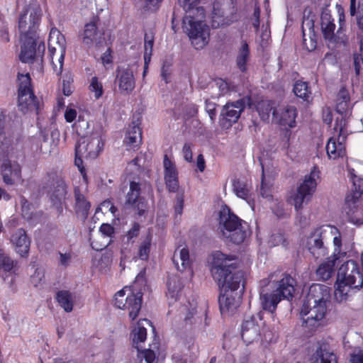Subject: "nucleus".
<instances>
[{
	"label": "nucleus",
	"mask_w": 363,
	"mask_h": 363,
	"mask_svg": "<svg viewBox=\"0 0 363 363\" xmlns=\"http://www.w3.org/2000/svg\"><path fill=\"white\" fill-rule=\"evenodd\" d=\"M235 259L234 256L216 251L212 254L210 262L211 275L222 293L219 297L222 311H234L240 304L239 297L233 294L239 289L243 276L241 272H233L237 267Z\"/></svg>",
	"instance_id": "f257e3e1"
},
{
	"label": "nucleus",
	"mask_w": 363,
	"mask_h": 363,
	"mask_svg": "<svg viewBox=\"0 0 363 363\" xmlns=\"http://www.w3.org/2000/svg\"><path fill=\"white\" fill-rule=\"evenodd\" d=\"M273 274L267 279L261 281L259 293L260 304L263 310L274 313L278 303L282 298L289 299L295 291V280L289 275H285L277 282L272 281Z\"/></svg>",
	"instance_id": "f03ea898"
},
{
	"label": "nucleus",
	"mask_w": 363,
	"mask_h": 363,
	"mask_svg": "<svg viewBox=\"0 0 363 363\" xmlns=\"http://www.w3.org/2000/svg\"><path fill=\"white\" fill-rule=\"evenodd\" d=\"M245 222L233 213L230 208L223 207L220 211L219 228L223 235L235 244L242 243L246 236L247 230Z\"/></svg>",
	"instance_id": "7ed1b4c3"
},
{
	"label": "nucleus",
	"mask_w": 363,
	"mask_h": 363,
	"mask_svg": "<svg viewBox=\"0 0 363 363\" xmlns=\"http://www.w3.org/2000/svg\"><path fill=\"white\" fill-rule=\"evenodd\" d=\"M319 174L320 172L314 167L310 174L305 176L303 181L296 190L289 193L287 201L294 206L297 213H300L303 208V205L311 200L316 189L317 182L320 178Z\"/></svg>",
	"instance_id": "20e7f679"
},
{
	"label": "nucleus",
	"mask_w": 363,
	"mask_h": 363,
	"mask_svg": "<svg viewBox=\"0 0 363 363\" xmlns=\"http://www.w3.org/2000/svg\"><path fill=\"white\" fill-rule=\"evenodd\" d=\"M202 18L196 15H185L183 18V30L196 50L203 49L210 38V28L201 21Z\"/></svg>",
	"instance_id": "39448f33"
},
{
	"label": "nucleus",
	"mask_w": 363,
	"mask_h": 363,
	"mask_svg": "<svg viewBox=\"0 0 363 363\" xmlns=\"http://www.w3.org/2000/svg\"><path fill=\"white\" fill-rule=\"evenodd\" d=\"M66 50L65 36L56 28H52L48 38V52L54 71L60 74Z\"/></svg>",
	"instance_id": "423d86ee"
},
{
	"label": "nucleus",
	"mask_w": 363,
	"mask_h": 363,
	"mask_svg": "<svg viewBox=\"0 0 363 363\" xmlns=\"http://www.w3.org/2000/svg\"><path fill=\"white\" fill-rule=\"evenodd\" d=\"M18 106L23 113L39 109V101L34 95L29 74H18Z\"/></svg>",
	"instance_id": "0eeeda50"
},
{
	"label": "nucleus",
	"mask_w": 363,
	"mask_h": 363,
	"mask_svg": "<svg viewBox=\"0 0 363 363\" xmlns=\"http://www.w3.org/2000/svg\"><path fill=\"white\" fill-rule=\"evenodd\" d=\"M327 313V305L303 301L300 315L302 325L310 330H314L323 325Z\"/></svg>",
	"instance_id": "6e6552de"
},
{
	"label": "nucleus",
	"mask_w": 363,
	"mask_h": 363,
	"mask_svg": "<svg viewBox=\"0 0 363 363\" xmlns=\"http://www.w3.org/2000/svg\"><path fill=\"white\" fill-rule=\"evenodd\" d=\"M41 16V9L38 4H31L25 7L18 21L21 37H36Z\"/></svg>",
	"instance_id": "1a4fd4ad"
},
{
	"label": "nucleus",
	"mask_w": 363,
	"mask_h": 363,
	"mask_svg": "<svg viewBox=\"0 0 363 363\" xmlns=\"http://www.w3.org/2000/svg\"><path fill=\"white\" fill-rule=\"evenodd\" d=\"M345 125L346 122L342 116L340 118H337L333 128L337 135H335L330 138L325 147L327 155L330 159L336 160L345 155V142L347 135Z\"/></svg>",
	"instance_id": "9d476101"
},
{
	"label": "nucleus",
	"mask_w": 363,
	"mask_h": 363,
	"mask_svg": "<svg viewBox=\"0 0 363 363\" xmlns=\"http://www.w3.org/2000/svg\"><path fill=\"white\" fill-rule=\"evenodd\" d=\"M142 293L133 292L130 287L125 286L115 295V305L117 308L129 311V317L135 320L141 308Z\"/></svg>",
	"instance_id": "9b49d317"
},
{
	"label": "nucleus",
	"mask_w": 363,
	"mask_h": 363,
	"mask_svg": "<svg viewBox=\"0 0 363 363\" xmlns=\"http://www.w3.org/2000/svg\"><path fill=\"white\" fill-rule=\"evenodd\" d=\"M328 225L315 228L306 238V247L315 259L325 257L328 254V248L324 245V239L328 234Z\"/></svg>",
	"instance_id": "f8f14e48"
},
{
	"label": "nucleus",
	"mask_w": 363,
	"mask_h": 363,
	"mask_svg": "<svg viewBox=\"0 0 363 363\" xmlns=\"http://www.w3.org/2000/svg\"><path fill=\"white\" fill-rule=\"evenodd\" d=\"M104 143L97 135L82 138L78 141L75 150L77 155H83L84 158H96L103 148Z\"/></svg>",
	"instance_id": "ddd939ff"
},
{
	"label": "nucleus",
	"mask_w": 363,
	"mask_h": 363,
	"mask_svg": "<svg viewBox=\"0 0 363 363\" xmlns=\"http://www.w3.org/2000/svg\"><path fill=\"white\" fill-rule=\"evenodd\" d=\"M245 99L227 103L222 108L220 122L223 128H229L238 121L245 107Z\"/></svg>",
	"instance_id": "4468645a"
},
{
	"label": "nucleus",
	"mask_w": 363,
	"mask_h": 363,
	"mask_svg": "<svg viewBox=\"0 0 363 363\" xmlns=\"http://www.w3.org/2000/svg\"><path fill=\"white\" fill-rule=\"evenodd\" d=\"M337 278L355 286H363V276L359 270L358 264L352 260H348L339 268Z\"/></svg>",
	"instance_id": "2eb2a0df"
},
{
	"label": "nucleus",
	"mask_w": 363,
	"mask_h": 363,
	"mask_svg": "<svg viewBox=\"0 0 363 363\" xmlns=\"http://www.w3.org/2000/svg\"><path fill=\"white\" fill-rule=\"evenodd\" d=\"M235 0H215L213 7V26L224 24V18L233 14L235 9Z\"/></svg>",
	"instance_id": "dca6fc26"
},
{
	"label": "nucleus",
	"mask_w": 363,
	"mask_h": 363,
	"mask_svg": "<svg viewBox=\"0 0 363 363\" xmlns=\"http://www.w3.org/2000/svg\"><path fill=\"white\" fill-rule=\"evenodd\" d=\"M116 73V81L121 94L123 95L130 94L135 87L133 72L128 67L118 68Z\"/></svg>",
	"instance_id": "f3484780"
},
{
	"label": "nucleus",
	"mask_w": 363,
	"mask_h": 363,
	"mask_svg": "<svg viewBox=\"0 0 363 363\" xmlns=\"http://www.w3.org/2000/svg\"><path fill=\"white\" fill-rule=\"evenodd\" d=\"M10 242L17 254L26 257L28 255L30 240L23 228H18L10 237Z\"/></svg>",
	"instance_id": "a211bd4d"
},
{
	"label": "nucleus",
	"mask_w": 363,
	"mask_h": 363,
	"mask_svg": "<svg viewBox=\"0 0 363 363\" xmlns=\"http://www.w3.org/2000/svg\"><path fill=\"white\" fill-rule=\"evenodd\" d=\"M3 181L7 185H13L21 179V167L16 162L6 160L1 166Z\"/></svg>",
	"instance_id": "6ab92c4d"
},
{
	"label": "nucleus",
	"mask_w": 363,
	"mask_h": 363,
	"mask_svg": "<svg viewBox=\"0 0 363 363\" xmlns=\"http://www.w3.org/2000/svg\"><path fill=\"white\" fill-rule=\"evenodd\" d=\"M330 298V290L328 286L320 284H313L310 286L304 300L314 303H318L327 305Z\"/></svg>",
	"instance_id": "aec40b11"
},
{
	"label": "nucleus",
	"mask_w": 363,
	"mask_h": 363,
	"mask_svg": "<svg viewBox=\"0 0 363 363\" xmlns=\"http://www.w3.org/2000/svg\"><path fill=\"white\" fill-rule=\"evenodd\" d=\"M297 116V110L294 106L285 105L274 110L273 118L282 125L294 127L295 125V119Z\"/></svg>",
	"instance_id": "412c9836"
},
{
	"label": "nucleus",
	"mask_w": 363,
	"mask_h": 363,
	"mask_svg": "<svg viewBox=\"0 0 363 363\" xmlns=\"http://www.w3.org/2000/svg\"><path fill=\"white\" fill-rule=\"evenodd\" d=\"M164 176L165 184L171 192H176L179 189L178 172L175 164L169 160L167 155L164 157Z\"/></svg>",
	"instance_id": "4be33fe9"
},
{
	"label": "nucleus",
	"mask_w": 363,
	"mask_h": 363,
	"mask_svg": "<svg viewBox=\"0 0 363 363\" xmlns=\"http://www.w3.org/2000/svg\"><path fill=\"white\" fill-rule=\"evenodd\" d=\"M320 28L323 38L330 43H335L337 42L336 35L335 33V24L334 19L332 18L329 11L324 9L320 16Z\"/></svg>",
	"instance_id": "5701e85b"
},
{
	"label": "nucleus",
	"mask_w": 363,
	"mask_h": 363,
	"mask_svg": "<svg viewBox=\"0 0 363 363\" xmlns=\"http://www.w3.org/2000/svg\"><path fill=\"white\" fill-rule=\"evenodd\" d=\"M96 21V19L93 18L84 26L82 43L88 48L101 44L102 34L98 30Z\"/></svg>",
	"instance_id": "b1692460"
},
{
	"label": "nucleus",
	"mask_w": 363,
	"mask_h": 363,
	"mask_svg": "<svg viewBox=\"0 0 363 363\" xmlns=\"http://www.w3.org/2000/svg\"><path fill=\"white\" fill-rule=\"evenodd\" d=\"M259 326L254 317H250L244 320L241 327V336L245 342L250 344L258 340L259 337Z\"/></svg>",
	"instance_id": "393cba45"
},
{
	"label": "nucleus",
	"mask_w": 363,
	"mask_h": 363,
	"mask_svg": "<svg viewBox=\"0 0 363 363\" xmlns=\"http://www.w3.org/2000/svg\"><path fill=\"white\" fill-rule=\"evenodd\" d=\"M22 43L20 60L25 63L33 62L36 55V37H21Z\"/></svg>",
	"instance_id": "a878e982"
},
{
	"label": "nucleus",
	"mask_w": 363,
	"mask_h": 363,
	"mask_svg": "<svg viewBox=\"0 0 363 363\" xmlns=\"http://www.w3.org/2000/svg\"><path fill=\"white\" fill-rule=\"evenodd\" d=\"M335 287V298L337 302L342 303L347 301L352 296L353 289L359 286L337 278Z\"/></svg>",
	"instance_id": "bb28decb"
},
{
	"label": "nucleus",
	"mask_w": 363,
	"mask_h": 363,
	"mask_svg": "<svg viewBox=\"0 0 363 363\" xmlns=\"http://www.w3.org/2000/svg\"><path fill=\"white\" fill-rule=\"evenodd\" d=\"M315 363H337V356L326 342H322L319 345L315 351Z\"/></svg>",
	"instance_id": "cd10ccee"
},
{
	"label": "nucleus",
	"mask_w": 363,
	"mask_h": 363,
	"mask_svg": "<svg viewBox=\"0 0 363 363\" xmlns=\"http://www.w3.org/2000/svg\"><path fill=\"white\" fill-rule=\"evenodd\" d=\"M327 229H328V233L334 236L333 241L334 245L333 253L330 257L337 260L343 259L346 256L347 252L342 250L340 233L336 227L333 225H328Z\"/></svg>",
	"instance_id": "c85d7f7f"
},
{
	"label": "nucleus",
	"mask_w": 363,
	"mask_h": 363,
	"mask_svg": "<svg viewBox=\"0 0 363 363\" xmlns=\"http://www.w3.org/2000/svg\"><path fill=\"white\" fill-rule=\"evenodd\" d=\"M172 261L177 270L184 272L190 267L189 250L186 247H178L175 250Z\"/></svg>",
	"instance_id": "c756f323"
},
{
	"label": "nucleus",
	"mask_w": 363,
	"mask_h": 363,
	"mask_svg": "<svg viewBox=\"0 0 363 363\" xmlns=\"http://www.w3.org/2000/svg\"><path fill=\"white\" fill-rule=\"evenodd\" d=\"M337 259L328 257L325 261L322 262L316 269L317 277L323 281L330 279L335 272V265Z\"/></svg>",
	"instance_id": "7c9ffc66"
},
{
	"label": "nucleus",
	"mask_w": 363,
	"mask_h": 363,
	"mask_svg": "<svg viewBox=\"0 0 363 363\" xmlns=\"http://www.w3.org/2000/svg\"><path fill=\"white\" fill-rule=\"evenodd\" d=\"M142 142V132L140 128L135 124L132 123L128 128L126 132L125 143L128 146L132 147H139Z\"/></svg>",
	"instance_id": "2f4dec72"
},
{
	"label": "nucleus",
	"mask_w": 363,
	"mask_h": 363,
	"mask_svg": "<svg viewBox=\"0 0 363 363\" xmlns=\"http://www.w3.org/2000/svg\"><path fill=\"white\" fill-rule=\"evenodd\" d=\"M56 299L65 312L69 313L73 310L74 297L69 291L62 290L58 291Z\"/></svg>",
	"instance_id": "473e14b6"
},
{
	"label": "nucleus",
	"mask_w": 363,
	"mask_h": 363,
	"mask_svg": "<svg viewBox=\"0 0 363 363\" xmlns=\"http://www.w3.org/2000/svg\"><path fill=\"white\" fill-rule=\"evenodd\" d=\"M74 198L77 213L80 214L84 218H86L90 208V203L87 201L85 196L81 194L79 188L74 189Z\"/></svg>",
	"instance_id": "72a5a7b5"
},
{
	"label": "nucleus",
	"mask_w": 363,
	"mask_h": 363,
	"mask_svg": "<svg viewBox=\"0 0 363 363\" xmlns=\"http://www.w3.org/2000/svg\"><path fill=\"white\" fill-rule=\"evenodd\" d=\"M179 2L183 7L185 15H196V17H204L203 9L198 6L199 0H179Z\"/></svg>",
	"instance_id": "f704fd0d"
},
{
	"label": "nucleus",
	"mask_w": 363,
	"mask_h": 363,
	"mask_svg": "<svg viewBox=\"0 0 363 363\" xmlns=\"http://www.w3.org/2000/svg\"><path fill=\"white\" fill-rule=\"evenodd\" d=\"M250 59V49L249 45L246 41H242L240 47L238 51L236 57V65L238 67L244 72L246 70L247 63Z\"/></svg>",
	"instance_id": "c9c22d12"
},
{
	"label": "nucleus",
	"mask_w": 363,
	"mask_h": 363,
	"mask_svg": "<svg viewBox=\"0 0 363 363\" xmlns=\"http://www.w3.org/2000/svg\"><path fill=\"white\" fill-rule=\"evenodd\" d=\"M143 323L150 324V321L147 319L140 320L137 324V326L133 329L132 332L133 342L135 345V347L139 351L138 344L145 342L147 337L146 328L143 326Z\"/></svg>",
	"instance_id": "e433bc0d"
},
{
	"label": "nucleus",
	"mask_w": 363,
	"mask_h": 363,
	"mask_svg": "<svg viewBox=\"0 0 363 363\" xmlns=\"http://www.w3.org/2000/svg\"><path fill=\"white\" fill-rule=\"evenodd\" d=\"M350 106V96L348 91L345 88H341L339 91L336 99V111L340 114L345 113Z\"/></svg>",
	"instance_id": "4c0bfd02"
},
{
	"label": "nucleus",
	"mask_w": 363,
	"mask_h": 363,
	"mask_svg": "<svg viewBox=\"0 0 363 363\" xmlns=\"http://www.w3.org/2000/svg\"><path fill=\"white\" fill-rule=\"evenodd\" d=\"M314 21L315 15L313 13L310 9H306L303 11V17L301 26L303 35H313Z\"/></svg>",
	"instance_id": "58836bf2"
},
{
	"label": "nucleus",
	"mask_w": 363,
	"mask_h": 363,
	"mask_svg": "<svg viewBox=\"0 0 363 363\" xmlns=\"http://www.w3.org/2000/svg\"><path fill=\"white\" fill-rule=\"evenodd\" d=\"M182 285L178 277H172L167 281V297L172 301H176L179 297Z\"/></svg>",
	"instance_id": "ea45409f"
},
{
	"label": "nucleus",
	"mask_w": 363,
	"mask_h": 363,
	"mask_svg": "<svg viewBox=\"0 0 363 363\" xmlns=\"http://www.w3.org/2000/svg\"><path fill=\"white\" fill-rule=\"evenodd\" d=\"M140 184L139 182L130 181L129 191L126 195V203L130 205H133L137 203L140 199Z\"/></svg>",
	"instance_id": "a19ab883"
},
{
	"label": "nucleus",
	"mask_w": 363,
	"mask_h": 363,
	"mask_svg": "<svg viewBox=\"0 0 363 363\" xmlns=\"http://www.w3.org/2000/svg\"><path fill=\"white\" fill-rule=\"evenodd\" d=\"M17 262L13 260L4 249L0 248V270L11 272L16 267Z\"/></svg>",
	"instance_id": "79ce46f5"
},
{
	"label": "nucleus",
	"mask_w": 363,
	"mask_h": 363,
	"mask_svg": "<svg viewBox=\"0 0 363 363\" xmlns=\"http://www.w3.org/2000/svg\"><path fill=\"white\" fill-rule=\"evenodd\" d=\"M294 92L296 96L308 100L311 95V90L308 83L302 81H297L294 86Z\"/></svg>",
	"instance_id": "37998d69"
},
{
	"label": "nucleus",
	"mask_w": 363,
	"mask_h": 363,
	"mask_svg": "<svg viewBox=\"0 0 363 363\" xmlns=\"http://www.w3.org/2000/svg\"><path fill=\"white\" fill-rule=\"evenodd\" d=\"M233 191L237 196L245 200L247 199L250 190L244 182L237 179H234L233 181Z\"/></svg>",
	"instance_id": "c03bdc74"
},
{
	"label": "nucleus",
	"mask_w": 363,
	"mask_h": 363,
	"mask_svg": "<svg viewBox=\"0 0 363 363\" xmlns=\"http://www.w3.org/2000/svg\"><path fill=\"white\" fill-rule=\"evenodd\" d=\"M273 101H265L258 104L257 111L262 118L267 119L270 113L273 114L274 110H277Z\"/></svg>",
	"instance_id": "a18cd8bd"
},
{
	"label": "nucleus",
	"mask_w": 363,
	"mask_h": 363,
	"mask_svg": "<svg viewBox=\"0 0 363 363\" xmlns=\"http://www.w3.org/2000/svg\"><path fill=\"white\" fill-rule=\"evenodd\" d=\"M362 182V180H359V189L356 188V182L353 183V186H354V190H352L351 192L347 194L345 197V202L349 206H352L354 205L360 199L362 193L363 188H360V184Z\"/></svg>",
	"instance_id": "49530a36"
},
{
	"label": "nucleus",
	"mask_w": 363,
	"mask_h": 363,
	"mask_svg": "<svg viewBox=\"0 0 363 363\" xmlns=\"http://www.w3.org/2000/svg\"><path fill=\"white\" fill-rule=\"evenodd\" d=\"M155 353L150 349L138 351L135 363H155Z\"/></svg>",
	"instance_id": "de8ad7c7"
},
{
	"label": "nucleus",
	"mask_w": 363,
	"mask_h": 363,
	"mask_svg": "<svg viewBox=\"0 0 363 363\" xmlns=\"http://www.w3.org/2000/svg\"><path fill=\"white\" fill-rule=\"evenodd\" d=\"M151 245V238L147 236L142 242L138 250V257L142 260H147L149 258V254Z\"/></svg>",
	"instance_id": "09e8293b"
},
{
	"label": "nucleus",
	"mask_w": 363,
	"mask_h": 363,
	"mask_svg": "<svg viewBox=\"0 0 363 363\" xmlns=\"http://www.w3.org/2000/svg\"><path fill=\"white\" fill-rule=\"evenodd\" d=\"M89 90L94 94L96 99H99L104 93L103 85L96 77H94L91 79Z\"/></svg>",
	"instance_id": "8fccbe9b"
},
{
	"label": "nucleus",
	"mask_w": 363,
	"mask_h": 363,
	"mask_svg": "<svg viewBox=\"0 0 363 363\" xmlns=\"http://www.w3.org/2000/svg\"><path fill=\"white\" fill-rule=\"evenodd\" d=\"M303 44L308 51L311 52L314 50L317 45L315 33H313V35H303Z\"/></svg>",
	"instance_id": "3c124183"
},
{
	"label": "nucleus",
	"mask_w": 363,
	"mask_h": 363,
	"mask_svg": "<svg viewBox=\"0 0 363 363\" xmlns=\"http://www.w3.org/2000/svg\"><path fill=\"white\" fill-rule=\"evenodd\" d=\"M67 194V187L65 183L60 181L56 189L52 193V196L55 197L57 201H60L65 198Z\"/></svg>",
	"instance_id": "603ef678"
},
{
	"label": "nucleus",
	"mask_w": 363,
	"mask_h": 363,
	"mask_svg": "<svg viewBox=\"0 0 363 363\" xmlns=\"http://www.w3.org/2000/svg\"><path fill=\"white\" fill-rule=\"evenodd\" d=\"M205 105L206 112L208 113L211 120L213 121L216 115V104L214 102H212L210 100L206 99L205 101Z\"/></svg>",
	"instance_id": "864d4df0"
},
{
	"label": "nucleus",
	"mask_w": 363,
	"mask_h": 363,
	"mask_svg": "<svg viewBox=\"0 0 363 363\" xmlns=\"http://www.w3.org/2000/svg\"><path fill=\"white\" fill-rule=\"evenodd\" d=\"M354 67L356 75H359L363 65V56L361 54H354L353 56Z\"/></svg>",
	"instance_id": "5fc2aeb1"
},
{
	"label": "nucleus",
	"mask_w": 363,
	"mask_h": 363,
	"mask_svg": "<svg viewBox=\"0 0 363 363\" xmlns=\"http://www.w3.org/2000/svg\"><path fill=\"white\" fill-rule=\"evenodd\" d=\"M100 232L106 238H111L114 234L113 227L108 223H103L100 227Z\"/></svg>",
	"instance_id": "6e6d98bb"
},
{
	"label": "nucleus",
	"mask_w": 363,
	"mask_h": 363,
	"mask_svg": "<svg viewBox=\"0 0 363 363\" xmlns=\"http://www.w3.org/2000/svg\"><path fill=\"white\" fill-rule=\"evenodd\" d=\"M72 259V255L69 252H59V264L62 267H67Z\"/></svg>",
	"instance_id": "4d7b16f0"
},
{
	"label": "nucleus",
	"mask_w": 363,
	"mask_h": 363,
	"mask_svg": "<svg viewBox=\"0 0 363 363\" xmlns=\"http://www.w3.org/2000/svg\"><path fill=\"white\" fill-rule=\"evenodd\" d=\"M260 194L263 198L269 199L271 197L270 189L269 187L266 186L264 184V169H262V184L260 188Z\"/></svg>",
	"instance_id": "13d9d810"
},
{
	"label": "nucleus",
	"mask_w": 363,
	"mask_h": 363,
	"mask_svg": "<svg viewBox=\"0 0 363 363\" xmlns=\"http://www.w3.org/2000/svg\"><path fill=\"white\" fill-rule=\"evenodd\" d=\"M184 111L187 117H194L198 113V106L194 104H189L186 105Z\"/></svg>",
	"instance_id": "bf43d9fd"
},
{
	"label": "nucleus",
	"mask_w": 363,
	"mask_h": 363,
	"mask_svg": "<svg viewBox=\"0 0 363 363\" xmlns=\"http://www.w3.org/2000/svg\"><path fill=\"white\" fill-rule=\"evenodd\" d=\"M350 363H363V351H354L350 357Z\"/></svg>",
	"instance_id": "052dcab7"
},
{
	"label": "nucleus",
	"mask_w": 363,
	"mask_h": 363,
	"mask_svg": "<svg viewBox=\"0 0 363 363\" xmlns=\"http://www.w3.org/2000/svg\"><path fill=\"white\" fill-rule=\"evenodd\" d=\"M77 111L74 108H67L65 113V118L67 122L71 123L74 121L77 117Z\"/></svg>",
	"instance_id": "680f3d73"
},
{
	"label": "nucleus",
	"mask_w": 363,
	"mask_h": 363,
	"mask_svg": "<svg viewBox=\"0 0 363 363\" xmlns=\"http://www.w3.org/2000/svg\"><path fill=\"white\" fill-rule=\"evenodd\" d=\"M259 16H260V9L259 6H256L254 9L253 21H252V25L255 27L256 30H258L259 27Z\"/></svg>",
	"instance_id": "e2e57ef3"
},
{
	"label": "nucleus",
	"mask_w": 363,
	"mask_h": 363,
	"mask_svg": "<svg viewBox=\"0 0 363 363\" xmlns=\"http://www.w3.org/2000/svg\"><path fill=\"white\" fill-rule=\"evenodd\" d=\"M216 85L220 91V94L219 96L220 95H223L225 94V93H227L229 90V85L228 84L223 80V79H218L217 82H216Z\"/></svg>",
	"instance_id": "0e129e2a"
},
{
	"label": "nucleus",
	"mask_w": 363,
	"mask_h": 363,
	"mask_svg": "<svg viewBox=\"0 0 363 363\" xmlns=\"http://www.w3.org/2000/svg\"><path fill=\"white\" fill-rule=\"evenodd\" d=\"M138 162L139 159L137 157L128 164L127 169L130 171H135L136 172H140L141 167L140 164Z\"/></svg>",
	"instance_id": "69168bd1"
},
{
	"label": "nucleus",
	"mask_w": 363,
	"mask_h": 363,
	"mask_svg": "<svg viewBox=\"0 0 363 363\" xmlns=\"http://www.w3.org/2000/svg\"><path fill=\"white\" fill-rule=\"evenodd\" d=\"M101 61L104 65H107L112 63L113 57L111 55V48H108L107 50L102 55Z\"/></svg>",
	"instance_id": "338daca9"
},
{
	"label": "nucleus",
	"mask_w": 363,
	"mask_h": 363,
	"mask_svg": "<svg viewBox=\"0 0 363 363\" xmlns=\"http://www.w3.org/2000/svg\"><path fill=\"white\" fill-rule=\"evenodd\" d=\"M140 231V225L138 223H135L131 229L129 230L127 233V237L128 239H132L135 237H137L139 234Z\"/></svg>",
	"instance_id": "774afa93"
}]
</instances>
